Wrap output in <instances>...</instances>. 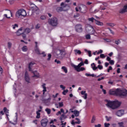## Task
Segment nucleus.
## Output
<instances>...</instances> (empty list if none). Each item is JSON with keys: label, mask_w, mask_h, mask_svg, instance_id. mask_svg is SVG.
Wrapping results in <instances>:
<instances>
[{"label": "nucleus", "mask_w": 127, "mask_h": 127, "mask_svg": "<svg viewBox=\"0 0 127 127\" xmlns=\"http://www.w3.org/2000/svg\"><path fill=\"white\" fill-rule=\"evenodd\" d=\"M88 21H90L91 22H94V21H96V19L94 17L89 18L88 19Z\"/></svg>", "instance_id": "c756f323"}, {"label": "nucleus", "mask_w": 127, "mask_h": 127, "mask_svg": "<svg viewBox=\"0 0 127 127\" xmlns=\"http://www.w3.org/2000/svg\"><path fill=\"white\" fill-rule=\"evenodd\" d=\"M75 121H77V122H75V124H77V125H80L81 124V121H80V119L76 118H75Z\"/></svg>", "instance_id": "473e14b6"}, {"label": "nucleus", "mask_w": 127, "mask_h": 127, "mask_svg": "<svg viewBox=\"0 0 127 127\" xmlns=\"http://www.w3.org/2000/svg\"><path fill=\"white\" fill-rule=\"evenodd\" d=\"M116 115L118 117H122V116H124V115H125V111H124V110H118L116 113Z\"/></svg>", "instance_id": "ddd939ff"}, {"label": "nucleus", "mask_w": 127, "mask_h": 127, "mask_svg": "<svg viewBox=\"0 0 127 127\" xmlns=\"http://www.w3.org/2000/svg\"><path fill=\"white\" fill-rule=\"evenodd\" d=\"M101 124H98L97 125H95V127H101Z\"/></svg>", "instance_id": "774afa93"}, {"label": "nucleus", "mask_w": 127, "mask_h": 127, "mask_svg": "<svg viewBox=\"0 0 127 127\" xmlns=\"http://www.w3.org/2000/svg\"><path fill=\"white\" fill-rule=\"evenodd\" d=\"M105 118L106 119L107 122H110L111 120H112V117H108L107 116H105Z\"/></svg>", "instance_id": "72a5a7b5"}, {"label": "nucleus", "mask_w": 127, "mask_h": 127, "mask_svg": "<svg viewBox=\"0 0 127 127\" xmlns=\"http://www.w3.org/2000/svg\"><path fill=\"white\" fill-rule=\"evenodd\" d=\"M45 86H46V84H45V83H43V85H42V87L44 89L43 90V95H44L45 92H47V90L46 89V87Z\"/></svg>", "instance_id": "6ab92c4d"}, {"label": "nucleus", "mask_w": 127, "mask_h": 127, "mask_svg": "<svg viewBox=\"0 0 127 127\" xmlns=\"http://www.w3.org/2000/svg\"><path fill=\"white\" fill-rule=\"evenodd\" d=\"M60 88H61L63 90H64L66 87L65 86H64V85H61Z\"/></svg>", "instance_id": "052dcab7"}, {"label": "nucleus", "mask_w": 127, "mask_h": 127, "mask_svg": "<svg viewBox=\"0 0 127 127\" xmlns=\"http://www.w3.org/2000/svg\"><path fill=\"white\" fill-rule=\"evenodd\" d=\"M88 96V94L87 93L84 94V96H82V98L84 99V100H87V96Z\"/></svg>", "instance_id": "49530a36"}, {"label": "nucleus", "mask_w": 127, "mask_h": 127, "mask_svg": "<svg viewBox=\"0 0 127 127\" xmlns=\"http://www.w3.org/2000/svg\"><path fill=\"white\" fill-rule=\"evenodd\" d=\"M100 58H105L106 56L104 54H101L100 56Z\"/></svg>", "instance_id": "4d7b16f0"}, {"label": "nucleus", "mask_w": 127, "mask_h": 127, "mask_svg": "<svg viewBox=\"0 0 127 127\" xmlns=\"http://www.w3.org/2000/svg\"><path fill=\"white\" fill-rule=\"evenodd\" d=\"M107 25H108V26H111V27H114L116 24L113 23H107Z\"/></svg>", "instance_id": "7c9ffc66"}, {"label": "nucleus", "mask_w": 127, "mask_h": 127, "mask_svg": "<svg viewBox=\"0 0 127 127\" xmlns=\"http://www.w3.org/2000/svg\"><path fill=\"white\" fill-rule=\"evenodd\" d=\"M33 74H34V76H33V77H37V71H34L32 72Z\"/></svg>", "instance_id": "c9c22d12"}, {"label": "nucleus", "mask_w": 127, "mask_h": 127, "mask_svg": "<svg viewBox=\"0 0 127 127\" xmlns=\"http://www.w3.org/2000/svg\"><path fill=\"white\" fill-rule=\"evenodd\" d=\"M85 76H86L87 77H97L94 74H91L87 73H85Z\"/></svg>", "instance_id": "cd10ccee"}, {"label": "nucleus", "mask_w": 127, "mask_h": 127, "mask_svg": "<svg viewBox=\"0 0 127 127\" xmlns=\"http://www.w3.org/2000/svg\"><path fill=\"white\" fill-rule=\"evenodd\" d=\"M71 113H73L75 117H79V116L80 115V112H79L77 110H74V111H71Z\"/></svg>", "instance_id": "f3484780"}, {"label": "nucleus", "mask_w": 127, "mask_h": 127, "mask_svg": "<svg viewBox=\"0 0 127 127\" xmlns=\"http://www.w3.org/2000/svg\"><path fill=\"white\" fill-rule=\"evenodd\" d=\"M48 22L49 24L52 26H56V25L58 24V20L57 19V18L54 17L52 18L51 19H49Z\"/></svg>", "instance_id": "20e7f679"}, {"label": "nucleus", "mask_w": 127, "mask_h": 127, "mask_svg": "<svg viewBox=\"0 0 127 127\" xmlns=\"http://www.w3.org/2000/svg\"><path fill=\"white\" fill-rule=\"evenodd\" d=\"M118 125L119 127H125V126H124V122L118 123Z\"/></svg>", "instance_id": "f704fd0d"}, {"label": "nucleus", "mask_w": 127, "mask_h": 127, "mask_svg": "<svg viewBox=\"0 0 127 127\" xmlns=\"http://www.w3.org/2000/svg\"><path fill=\"white\" fill-rule=\"evenodd\" d=\"M25 79L26 82H27L28 83H30V78H29V76H28L27 72H25Z\"/></svg>", "instance_id": "dca6fc26"}, {"label": "nucleus", "mask_w": 127, "mask_h": 127, "mask_svg": "<svg viewBox=\"0 0 127 127\" xmlns=\"http://www.w3.org/2000/svg\"><path fill=\"white\" fill-rule=\"evenodd\" d=\"M35 51L37 54H38L39 55H40L41 53H40V50H39V49L38 47L35 48Z\"/></svg>", "instance_id": "4be33fe9"}, {"label": "nucleus", "mask_w": 127, "mask_h": 127, "mask_svg": "<svg viewBox=\"0 0 127 127\" xmlns=\"http://www.w3.org/2000/svg\"><path fill=\"white\" fill-rule=\"evenodd\" d=\"M30 31H31V30L29 28L24 29V32H26V33H30Z\"/></svg>", "instance_id": "393cba45"}, {"label": "nucleus", "mask_w": 127, "mask_h": 127, "mask_svg": "<svg viewBox=\"0 0 127 127\" xmlns=\"http://www.w3.org/2000/svg\"><path fill=\"white\" fill-rule=\"evenodd\" d=\"M99 69V70H102L103 69V65L99 64L97 66V68Z\"/></svg>", "instance_id": "8fccbe9b"}, {"label": "nucleus", "mask_w": 127, "mask_h": 127, "mask_svg": "<svg viewBox=\"0 0 127 127\" xmlns=\"http://www.w3.org/2000/svg\"><path fill=\"white\" fill-rule=\"evenodd\" d=\"M6 10H7V12H6V13H10L11 17H12V16H13L12 13H11V11H10L8 9H6Z\"/></svg>", "instance_id": "79ce46f5"}, {"label": "nucleus", "mask_w": 127, "mask_h": 127, "mask_svg": "<svg viewBox=\"0 0 127 127\" xmlns=\"http://www.w3.org/2000/svg\"><path fill=\"white\" fill-rule=\"evenodd\" d=\"M78 9H79L80 12H81L82 13H86L88 8L87 7V6L85 5H82L81 7H78Z\"/></svg>", "instance_id": "0eeeda50"}, {"label": "nucleus", "mask_w": 127, "mask_h": 127, "mask_svg": "<svg viewBox=\"0 0 127 127\" xmlns=\"http://www.w3.org/2000/svg\"><path fill=\"white\" fill-rule=\"evenodd\" d=\"M81 95H85V94H86V91H82L81 92Z\"/></svg>", "instance_id": "338daca9"}, {"label": "nucleus", "mask_w": 127, "mask_h": 127, "mask_svg": "<svg viewBox=\"0 0 127 127\" xmlns=\"http://www.w3.org/2000/svg\"><path fill=\"white\" fill-rule=\"evenodd\" d=\"M75 30L77 32H82L83 31V28H82V25L78 24H77L75 27Z\"/></svg>", "instance_id": "9b49d317"}, {"label": "nucleus", "mask_w": 127, "mask_h": 127, "mask_svg": "<svg viewBox=\"0 0 127 127\" xmlns=\"http://www.w3.org/2000/svg\"><path fill=\"white\" fill-rule=\"evenodd\" d=\"M110 126H111V124H110L109 123L104 124V127H110Z\"/></svg>", "instance_id": "c03bdc74"}, {"label": "nucleus", "mask_w": 127, "mask_h": 127, "mask_svg": "<svg viewBox=\"0 0 127 127\" xmlns=\"http://www.w3.org/2000/svg\"><path fill=\"white\" fill-rule=\"evenodd\" d=\"M56 10L58 12H61V11H63V9L62 8V7H58L56 8Z\"/></svg>", "instance_id": "bb28decb"}, {"label": "nucleus", "mask_w": 127, "mask_h": 127, "mask_svg": "<svg viewBox=\"0 0 127 127\" xmlns=\"http://www.w3.org/2000/svg\"><path fill=\"white\" fill-rule=\"evenodd\" d=\"M79 16H80V14L78 13H76V14L74 15V17H75V18L79 17Z\"/></svg>", "instance_id": "5fc2aeb1"}, {"label": "nucleus", "mask_w": 127, "mask_h": 127, "mask_svg": "<svg viewBox=\"0 0 127 127\" xmlns=\"http://www.w3.org/2000/svg\"><path fill=\"white\" fill-rule=\"evenodd\" d=\"M11 45H12V44L10 42H8L7 43V46H8V48L9 49H10L11 47Z\"/></svg>", "instance_id": "a19ab883"}, {"label": "nucleus", "mask_w": 127, "mask_h": 127, "mask_svg": "<svg viewBox=\"0 0 127 127\" xmlns=\"http://www.w3.org/2000/svg\"><path fill=\"white\" fill-rule=\"evenodd\" d=\"M91 66H92L93 70H97V69H98V67L96 66V64H95V63H92L91 64Z\"/></svg>", "instance_id": "5701e85b"}, {"label": "nucleus", "mask_w": 127, "mask_h": 127, "mask_svg": "<svg viewBox=\"0 0 127 127\" xmlns=\"http://www.w3.org/2000/svg\"><path fill=\"white\" fill-rule=\"evenodd\" d=\"M85 37L86 39H91V36L89 34L86 35Z\"/></svg>", "instance_id": "3c124183"}, {"label": "nucleus", "mask_w": 127, "mask_h": 127, "mask_svg": "<svg viewBox=\"0 0 127 127\" xmlns=\"http://www.w3.org/2000/svg\"><path fill=\"white\" fill-rule=\"evenodd\" d=\"M118 96L123 98V97L127 96V90L126 89H118Z\"/></svg>", "instance_id": "39448f33"}, {"label": "nucleus", "mask_w": 127, "mask_h": 127, "mask_svg": "<svg viewBox=\"0 0 127 127\" xmlns=\"http://www.w3.org/2000/svg\"><path fill=\"white\" fill-rule=\"evenodd\" d=\"M48 119L44 118L41 121V126L43 127H46L47 126V124H48Z\"/></svg>", "instance_id": "1a4fd4ad"}, {"label": "nucleus", "mask_w": 127, "mask_h": 127, "mask_svg": "<svg viewBox=\"0 0 127 127\" xmlns=\"http://www.w3.org/2000/svg\"><path fill=\"white\" fill-rule=\"evenodd\" d=\"M31 9L33 12H35L38 10V7L36 5H33V6L31 7Z\"/></svg>", "instance_id": "a211bd4d"}, {"label": "nucleus", "mask_w": 127, "mask_h": 127, "mask_svg": "<svg viewBox=\"0 0 127 127\" xmlns=\"http://www.w3.org/2000/svg\"><path fill=\"white\" fill-rule=\"evenodd\" d=\"M87 52L88 53L89 57H91L92 56V54H91V51H88Z\"/></svg>", "instance_id": "680f3d73"}, {"label": "nucleus", "mask_w": 127, "mask_h": 127, "mask_svg": "<svg viewBox=\"0 0 127 127\" xmlns=\"http://www.w3.org/2000/svg\"><path fill=\"white\" fill-rule=\"evenodd\" d=\"M109 94L110 95H115L116 96L119 95V88L117 89L115 91L110 90L109 91Z\"/></svg>", "instance_id": "4468645a"}, {"label": "nucleus", "mask_w": 127, "mask_h": 127, "mask_svg": "<svg viewBox=\"0 0 127 127\" xmlns=\"http://www.w3.org/2000/svg\"><path fill=\"white\" fill-rule=\"evenodd\" d=\"M2 72H3L2 68H1V66H0V75L2 74Z\"/></svg>", "instance_id": "13d9d810"}, {"label": "nucleus", "mask_w": 127, "mask_h": 127, "mask_svg": "<svg viewBox=\"0 0 127 127\" xmlns=\"http://www.w3.org/2000/svg\"><path fill=\"white\" fill-rule=\"evenodd\" d=\"M96 121V116L94 115L93 116L92 118L91 121V124H94L95 123V121Z\"/></svg>", "instance_id": "c85d7f7f"}, {"label": "nucleus", "mask_w": 127, "mask_h": 127, "mask_svg": "<svg viewBox=\"0 0 127 127\" xmlns=\"http://www.w3.org/2000/svg\"><path fill=\"white\" fill-rule=\"evenodd\" d=\"M109 63L110 64H111V65H114L115 64V61H114L113 60H110L109 61Z\"/></svg>", "instance_id": "09e8293b"}, {"label": "nucleus", "mask_w": 127, "mask_h": 127, "mask_svg": "<svg viewBox=\"0 0 127 127\" xmlns=\"http://www.w3.org/2000/svg\"><path fill=\"white\" fill-rule=\"evenodd\" d=\"M122 105V102L118 101V100H115L114 101H107V104L106 105L110 109L112 110H116L118 108H120Z\"/></svg>", "instance_id": "f257e3e1"}, {"label": "nucleus", "mask_w": 127, "mask_h": 127, "mask_svg": "<svg viewBox=\"0 0 127 127\" xmlns=\"http://www.w3.org/2000/svg\"><path fill=\"white\" fill-rule=\"evenodd\" d=\"M45 111L47 113L48 115H50V114H51V110L50 109L46 108Z\"/></svg>", "instance_id": "2f4dec72"}, {"label": "nucleus", "mask_w": 127, "mask_h": 127, "mask_svg": "<svg viewBox=\"0 0 127 127\" xmlns=\"http://www.w3.org/2000/svg\"><path fill=\"white\" fill-rule=\"evenodd\" d=\"M26 11L24 9H19L16 11L15 17L16 18H20L22 17V16H26Z\"/></svg>", "instance_id": "f03ea898"}, {"label": "nucleus", "mask_w": 127, "mask_h": 127, "mask_svg": "<svg viewBox=\"0 0 127 127\" xmlns=\"http://www.w3.org/2000/svg\"><path fill=\"white\" fill-rule=\"evenodd\" d=\"M55 62L57 63V64H61V62H60V61H58L57 60H55Z\"/></svg>", "instance_id": "bf43d9fd"}, {"label": "nucleus", "mask_w": 127, "mask_h": 127, "mask_svg": "<svg viewBox=\"0 0 127 127\" xmlns=\"http://www.w3.org/2000/svg\"><path fill=\"white\" fill-rule=\"evenodd\" d=\"M34 65V63H30L29 64V66H28V69L30 71H32V70L31 69V67H32V65Z\"/></svg>", "instance_id": "a878e982"}, {"label": "nucleus", "mask_w": 127, "mask_h": 127, "mask_svg": "<svg viewBox=\"0 0 127 127\" xmlns=\"http://www.w3.org/2000/svg\"><path fill=\"white\" fill-rule=\"evenodd\" d=\"M52 55L50 54H49L48 55V58L47 59L48 61H50V59H51Z\"/></svg>", "instance_id": "ea45409f"}, {"label": "nucleus", "mask_w": 127, "mask_h": 127, "mask_svg": "<svg viewBox=\"0 0 127 127\" xmlns=\"http://www.w3.org/2000/svg\"><path fill=\"white\" fill-rule=\"evenodd\" d=\"M127 5H126L124 6L123 9L120 10L119 12L123 14V13H125V12H127Z\"/></svg>", "instance_id": "2eb2a0df"}, {"label": "nucleus", "mask_w": 127, "mask_h": 127, "mask_svg": "<svg viewBox=\"0 0 127 127\" xmlns=\"http://www.w3.org/2000/svg\"><path fill=\"white\" fill-rule=\"evenodd\" d=\"M62 70H63L64 72L65 73V74H67V73H68V69L65 66H62Z\"/></svg>", "instance_id": "b1692460"}, {"label": "nucleus", "mask_w": 127, "mask_h": 127, "mask_svg": "<svg viewBox=\"0 0 127 127\" xmlns=\"http://www.w3.org/2000/svg\"><path fill=\"white\" fill-rule=\"evenodd\" d=\"M75 124H76V122H75L74 120H72L71 122V125H72V126H75Z\"/></svg>", "instance_id": "0e129e2a"}, {"label": "nucleus", "mask_w": 127, "mask_h": 127, "mask_svg": "<svg viewBox=\"0 0 127 127\" xmlns=\"http://www.w3.org/2000/svg\"><path fill=\"white\" fill-rule=\"evenodd\" d=\"M5 1H7V0H5ZM8 2L10 3V4H12L13 3V0H8Z\"/></svg>", "instance_id": "37998d69"}, {"label": "nucleus", "mask_w": 127, "mask_h": 127, "mask_svg": "<svg viewBox=\"0 0 127 127\" xmlns=\"http://www.w3.org/2000/svg\"><path fill=\"white\" fill-rule=\"evenodd\" d=\"M24 28L23 27H21L20 29H19L16 32V35L18 36H19V35H21V34H23L24 33Z\"/></svg>", "instance_id": "f8f14e48"}, {"label": "nucleus", "mask_w": 127, "mask_h": 127, "mask_svg": "<svg viewBox=\"0 0 127 127\" xmlns=\"http://www.w3.org/2000/svg\"><path fill=\"white\" fill-rule=\"evenodd\" d=\"M95 23L97 25H101V26H103V25H104V23L103 22L98 21L97 20H95Z\"/></svg>", "instance_id": "aec40b11"}, {"label": "nucleus", "mask_w": 127, "mask_h": 127, "mask_svg": "<svg viewBox=\"0 0 127 127\" xmlns=\"http://www.w3.org/2000/svg\"><path fill=\"white\" fill-rule=\"evenodd\" d=\"M41 19H42V20H44V19H46V17L44 15H42L40 17Z\"/></svg>", "instance_id": "864d4df0"}, {"label": "nucleus", "mask_w": 127, "mask_h": 127, "mask_svg": "<svg viewBox=\"0 0 127 127\" xmlns=\"http://www.w3.org/2000/svg\"><path fill=\"white\" fill-rule=\"evenodd\" d=\"M61 6L62 8L63 11H67V10L69 9V7H70V6L68 5V4H66L64 2L61 3Z\"/></svg>", "instance_id": "423d86ee"}, {"label": "nucleus", "mask_w": 127, "mask_h": 127, "mask_svg": "<svg viewBox=\"0 0 127 127\" xmlns=\"http://www.w3.org/2000/svg\"><path fill=\"white\" fill-rule=\"evenodd\" d=\"M109 65H110V64H109V63H105V67H108V66H109Z\"/></svg>", "instance_id": "69168bd1"}, {"label": "nucleus", "mask_w": 127, "mask_h": 127, "mask_svg": "<svg viewBox=\"0 0 127 127\" xmlns=\"http://www.w3.org/2000/svg\"><path fill=\"white\" fill-rule=\"evenodd\" d=\"M74 52H75V55H77V54H78V55H81L82 54V52L79 50H74Z\"/></svg>", "instance_id": "412c9836"}, {"label": "nucleus", "mask_w": 127, "mask_h": 127, "mask_svg": "<svg viewBox=\"0 0 127 127\" xmlns=\"http://www.w3.org/2000/svg\"><path fill=\"white\" fill-rule=\"evenodd\" d=\"M36 114H37L36 118L37 119H40V113H39L38 112H36Z\"/></svg>", "instance_id": "4c0bfd02"}, {"label": "nucleus", "mask_w": 127, "mask_h": 127, "mask_svg": "<svg viewBox=\"0 0 127 127\" xmlns=\"http://www.w3.org/2000/svg\"><path fill=\"white\" fill-rule=\"evenodd\" d=\"M22 37H23V39H25L26 37V35H25V34L23 33V34H22Z\"/></svg>", "instance_id": "6e6d98bb"}, {"label": "nucleus", "mask_w": 127, "mask_h": 127, "mask_svg": "<svg viewBox=\"0 0 127 127\" xmlns=\"http://www.w3.org/2000/svg\"><path fill=\"white\" fill-rule=\"evenodd\" d=\"M64 104H63V102L59 103V108H62V107H64Z\"/></svg>", "instance_id": "e433bc0d"}, {"label": "nucleus", "mask_w": 127, "mask_h": 127, "mask_svg": "<svg viewBox=\"0 0 127 127\" xmlns=\"http://www.w3.org/2000/svg\"><path fill=\"white\" fill-rule=\"evenodd\" d=\"M121 43V41L120 40H118V41H115V44H117V45H119Z\"/></svg>", "instance_id": "603ef678"}, {"label": "nucleus", "mask_w": 127, "mask_h": 127, "mask_svg": "<svg viewBox=\"0 0 127 127\" xmlns=\"http://www.w3.org/2000/svg\"><path fill=\"white\" fill-rule=\"evenodd\" d=\"M87 32H89L90 34H94L95 33V29L92 26H88L86 28Z\"/></svg>", "instance_id": "6e6552de"}, {"label": "nucleus", "mask_w": 127, "mask_h": 127, "mask_svg": "<svg viewBox=\"0 0 127 127\" xmlns=\"http://www.w3.org/2000/svg\"><path fill=\"white\" fill-rule=\"evenodd\" d=\"M68 89H66L65 90H64V91L63 92V95H66V93H68Z\"/></svg>", "instance_id": "a18cd8bd"}, {"label": "nucleus", "mask_w": 127, "mask_h": 127, "mask_svg": "<svg viewBox=\"0 0 127 127\" xmlns=\"http://www.w3.org/2000/svg\"><path fill=\"white\" fill-rule=\"evenodd\" d=\"M72 67L77 71V72H81V71H85V67H81V66H84V63L83 62L79 63L78 65L75 64H71Z\"/></svg>", "instance_id": "7ed1b4c3"}, {"label": "nucleus", "mask_w": 127, "mask_h": 127, "mask_svg": "<svg viewBox=\"0 0 127 127\" xmlns=\"http://www.w3.org/2000/svg\"><path fill=\"white\" fill-rule=\"evenodd\" d=\"M40 24H37L36 25V28L37 29H38V28H40Z\"/></svg>", "instance_id": "e2e57ef3"}, {"label": "nucleus", "mask_w": 127, "mask_h": 127, "mask_svg": "<svg viewBox=\"0 0 127 127\" xmlns=\"http://www.w3.org/2000/svg\"><path fill=\"white\" fill-rule=\"evenodd\" d=\"M64 51L62 50H57L55 52L56 56L57 57H61L63 55V53Z\"/></svg>", "instance_id": "9d476101"}, {"label": "nucleus", "mask_w": 127, "mask_h": 127, "mask_svg": "<svg viewBox=\"0 0 127 127\" xmlns=\"http://www.w3.org/2000/svg\"><path fill=\"white\" fill-rule=\"evenodd\" d=\"M111 70H113V67H112V66H110L109 67V68H108L107 69V72H108V73L110 72V71H111Z\"/></svg>", "instance_id": "de8ad7c7"}, {"label": "nucleus", "mask_w": 127, "mask_h": 127, "mask_svg": "<svg viewBox=\"0 0 127 127\" xmlns=\"http://www.w3.org/2000/svg\"><path fill=\"white\" fill-rule=\"evenodd\" d=\"M22 49V51H24V52L27 51V48L26 46L23 47Z\"/></svg>", "instance_id": "58836bf2"}]
</instances>
